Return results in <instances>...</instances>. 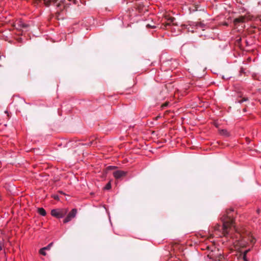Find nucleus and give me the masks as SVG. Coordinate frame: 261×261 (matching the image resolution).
<instances>
[{"mask_svg":"<svg viewBox=\"0 0 261 261\" xmlns=\"http://www.w3.org/2000/svg\"><path fill=\"white\" fill-rule=\"evenodd\" d=\"M233 209H229L226 211L225 214L221 218L223 225L221 227L223 234L225 236L228 233V229L230 228L233 224Z\"/></svg>","mask_w":261,"mask_h":261,"instance_id":"1","label":"nucleus"},{"mask_svg":"<svg viewBox=\"0 0 261 261\" xmlns=\"http://www.w3.org/2000/svg\"><path fill=\"white\" fill-rule=\"evenodd\" d=\"M67 213V209H54L51 211V215L58 218L63 217Z\"/></svg>","mask_w":261,"mask_h":261,"instance_id":"2","label":"nucleus"},{"mask_svg":"<svg viewBox=\"0 0 261 261\" xmlns=\"http://www.w3.org/2000/svg\"><path fill=\"white\" fill-rule=\"evenodd\" d=\"M252 16L250 15H245L244 16H241L239 17L238 18H236L233 20V23L235 26L237 25V24L238 23L240 22H244L246 21L250 20L252 19Z\"/></svg>","mask_w":261,"mask_h":261,"instance_id":"3","label":"nucleus"},{"mask_svg":"<svg viewBox=\"0 0 261 261\" xmlns=\"http://www.w3.org/2000/svg\"><path fill=\"white\" fill-rule=\"evenodd\" d=\"M207 257L211 259L212 261H220L222 258L220 253H217L216 254L213 251L210 252L207 255Z\"/></svg>","mask_w":261,"mask_h":261,"instance_id":"4","label":"nucleus"},{"mask_svg":"<svg viewBox=\"0 0 261 261\" xmlns=\"http://www.w3.org/2000/svg\"><path fill=\"white\" fill-rule=\"evenodd\" d=\"M77 214V210L73 208L71 211L68 214L67 216L64 220V223H66L69 222L72 218H74Z\"/></svg>","mask_w":261,"mask_h":261,"instance_id":"5","label":"nucleus"},{"mask_svg":"<svg viewBox=\"0 0 261 261\" xmlns=\"http://www.w3.org/2000/svg\"><path fill=\"white\" fill-rule=\"evenodd\" d=\"M165 18L168 21V22L165 23L164 26L165 28H166L167 26L170 25L171 23H172L174 25H178V24L176 22H174L175 20V18L174 17L166 15L165 16Z\"/></svg>","mask_w":261,"mask_h":261,"instance_id":"6","label":"nucleus"},{"mask_svg":"<svg viewBox=\"0 0 261 261\" xmlns=\"http://www.w3.org/2000/svg\"><path fill=\"white\" fill-rule=\"evenodd\" d=\"M126 173H127L126 172H125L123 171L117 170L113 172V175L116 178L119 179L122 177L125 176L126 175Z\"/></svg>","mask_w":261,"mask_h":261,"instance_id":"7","label":"nucleus"},{"mask_svg":"<svg viewBox=\"0 0 261 261\" xmlns=\"http://www.w3.org/2000/svg\"><path fill=\"white\" fill-rule=\"evenodd\" d=\"M22 25V22L21 21H18V22L15 23L13 25L14 28L17 30L20 31L21 30V25Z\"/></svg>","mask_w":261,"mask_h":261,"instance_id":"8","label":"nucleus"},{"mask_svg":"<svg viewBox=\"0 0 261 261\" xmlns=\"http://www.w3.org/2000/svg\"><path fill=\"white\" fill-rule=\"evenodd\" d=\"M38 213L40 215H42L43 216H45L46 215V211L42 207L38 208Z\"/></svg>","mask_w":261,"mask_h":261,"instance_id":"9","label":"nucleus"},{"mask_svg":"<svg viewBox=\"0 0 261 261\" xmlns=\"http://www.w3.org/2000/svg\"><path fill=\"white\" fill-rule=\"evenodd\" d=\"M136 9H137L139 11H141L142 10L143 6L141 3H136Z\"/></svg>","mask_w":261,"mask_h":261,"instance_id":"10","label":"nucleus"},{"mask_svg":"<svg viewBox=\"0 0 261 261\" xmlns=\"http://www.w3.org/2000/svg\"><path fill=\"white\" fill-rule=\"evenodd\" d=\"M220 133L221 135H224L225 136H229L228 132L225 129H222V130H220Z\"/></svg>","mask_w":261,"mask_h":261,"instance_id":"11","label":"nucleus"},{"mask_svg":"<svg viewBox=\"0 0 261 261\" xmlns=\"http://www.w3.org/2000/svg\"><path fill=\"white\" fill-rule=\"evenodd\" d=\"M248 100V98L246 97H244L242 99H239V98L237 99L238 102L241 103L244 101H246Z\"/></svg>","mask_w":261,"mask_h":261,"instance_id":"12","label":"nucleus"},{"mask_svg":"<svg viewBox=\"0 0 261 261\" xmlns=\"http://www.w3.org/2000/svg\"><path fill=\"white\" fill-rule=\"evenodd\" d=\"M53 244V243L51 242L50 244H49L47 246L43 247L42 248H43V249H44L45 250H49L50 249L51 247L52 246Z\"/></svg>","mask_w":261,"mask_h":261,"instance_id":"13","label":"nucleus"},{"mask_svg":"<svg viewBox=\"0 0 261 261\" xmlns=\"http://www.w3.org/2000/svg\"><path fill=\"white\" fill-rule=\"evenodd\" d=\"M147 28H151V29H155L156 28V26H155L154 24H147L146 25Z\"/></svg>","mask_w":261,"mask_h":261,"instance_id":"14","label":"nucleus"},{"mask_svg":"<svg viewBox=\"0 0 261 261\" xmlns=\"http://www.w3.org/2000/svg\"><path fill=\"white\" fill-rule=\"evenodd\" d=\"M45 250L44 249H43V248H41L39 250V253L41 254H42V255H43L44 256H45L46 254V252H45Z\"/></svg>","mask_w":261,"mask_h":261,"instance_id":"15","label":"nucleus"},{"mask_svg":"<svg viewBox=\"0 0 261 261\" xmlns=\"http://www.w3.org/2000/svg\"><path fill=\"white\" fill-rule=\"evenodd\" d=\"M111 188V183L110 182H108L106 186H105V187L104 188L105 189H106V190H109Z\"/></svg>","mask_w":261,"mask_h":261,"instance_id":"16","label":"nucleus"},{"mask_svg":"<svg viewBox=\"0 0 261 261\" xmlns=\"http://www.w3.org/2000/svg\"><path fill=\"white\" fill-rule=\"evenodd\" d=\"M29 25L27 24H25L22 22V25H21V30L23 29H26L29 27Z\"/></svg>","mask_w":261,"mask_h":261,"instance_id":"17","label":"nucleus"},{"mask_svg":"<svg viewBox=\"0 0 261 261\" xmlns=\"http://www.w3.org/2000/svg\"><path fill=\"white\" fill-rule=\"evenodd\" d=\"M249 250H246L244 253V254H243V258L244 259H247L246 258V255H247V253L249 252Z\"/></svg>","mask_w":261,"mask_h":261,"instance_id":"18","label":"nucleus"},{"mask_svg":"<svg viewBox=\"0 0 261 261\" xmlns=\"http://www.w3.org/2000/svg\"><path fill=\"white\" fill-rule=\"evenodd\" d=\"M221 227V226L219 224H217L215 226V229L216 230H219L220 229V228Z\"/></svg>","mask_w":261,"mask_h":261,"instance_id":"19","label":"nucleus"},{"mask_svg":"<svg viewBox=\"0 0 261 261\" xmlns=\"http://www.w3.org/2000/svg\"><path fill=\"white\" fill-rule=\"evenodd\" d=\"M250 241L251 243H254V239L252 237L250 238Z\"/></svg>","mask_w":261,"mask_h":261,"instance_id":"20","label":"nucleus"},{"mask_svg":"<svg viewBox=\"0 0 261 261\" xmlns=\"http://www.w3.org/2000/svg\"><path fill=\"white\" fill-rule=\"evenodd\" d=\"M54 198L56 200H59V196L58 195H54Z\"/></svg>","mask_w":261,"mask_h":261,"instance_id":"21","label":"nucleus"},{"mask_svg":"<svg viewBox=\"0 0 261 261\" xmlns=\"http://www.w3.org/2000/svg\"><path fill=\"white\" fill-rule=\"evenodd\" d=\"M115 168H116V167H115V166H109L108 167V168L109 169H114Z\"/></svg>","mask_w":261,"mask_h":261,"instance_id":"22","label":"nucleus"},{"mask_svg":"<svg viewBox=\"0 0 261 261\" xmlns=\"http://www.w3.org/2000/svg\"><path fill=\"white\" fill-rule=\"evenodd\" d=\"M168 105V103L166 102L162 105L163 107H166Z\"/></svg>","mask_w":261,"mask_h":261,"instance_id":"23","label":"nucleus"},{"mask_svg":"<svg viewBox=\"0 0 261 261\" xmlns=\"http://www.w3.org/2000/svg\"><path fill=\"white\" fill-rule=\"evenodd\" d=\"M3 249V245L2 244V243H0V251L2 250Z\"/></svg>","mask_w":261,"mask_h":261,"instance_id":"24","label":"nucleus"},{"mask_svg":"<svg viewBox=\"0 0 261 261\" xmlns=\"http://www.w3.org/2000/svg\"><path fill=\"white\" fill-rule=\"evenodd\" d=\"M62 0H60V2H62ZM58 1H59V0H54V1H53V2L54 3H56L57 2H58Z\"/></svg>","mask_w":261,"mask_h":261,"instance_id":"25","label":"nucleus"},{"mask_svg":"<svg viewBox=\"0 0 261 261\" xmlns=\"http://www.w3.org/2000/svg\"><path fill=\"white\" fill-rule=\"evenodd\" d=\"M223 25H226V26H228V24L227 22H225V23H223Z\"/></svg>","mask_w":261,"mask_h":261,"instance_id":"26","label":"nucleus"},{"mask_svg":"<svg viewBox=\"0 0 261 261\" xmlns=\"http://www.w3.org/2000/svg\"><path fill=\"white\" fill-rule=\"evenodd\" d=\"M243 111H244V112H246V109H243Z\"/></svg>","mask_w":261,"mask_h":261,"instance_id":"27","label":"nucleus"},{"mask_svg":"<svg viewBox=\"0 0 261 261\" xmlns=\"http://www.w3.org/2000/svg\"><path fill=\"white\" fill-rule=\"evenodd\" d=\"M76 0H74V3L76 4Z\"/></svg>","mask_w":261,"mask_h":261,"instance_id":"28","label":"nucleus"},{"mask_svg":"<svg viewBox=\"0 0 261 261\" xmlns=\"http://www.w3.org/2000/svg\"><path fill=\"white\" fill-rule=\"evenodd\" d=\"M60 5V4H58V5H57L58 7H59Z\"/></svg>","mask_w":261,"mask_h":261,"instance_id":"29","label":"nucleus"},{"mask_svg":"<svg viewBox=\"0 0 261 261\" xmlns=\"http://www.w3.org/2000/svg\"><path fill=\"white\" fill-rule=\"evenodd\" d=\"M244 260H245V261H248V260H247V259H244Z\"/></svg>","mask_w":261,"mask_h":261,"instance_id":"30","label":"nucleus"}]
</instances>
